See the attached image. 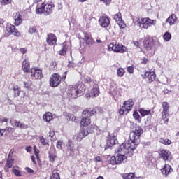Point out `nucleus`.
I'll return each instance as SVG.
<instances>
[{
	"label": "nucleus",
	"instance_id": "21",
	"mask_svg": "<svg viewBox=\"0 0 179 179\" xmlns=\"http://www.w3.org/2000/svg\"><path fill=\"white\" fill-rule=\"evenodd\" d=\"M22 68L24 72L27 73L30 71V62L27 59H24L22 64Z\"/></svg>",
	"mask_w": 179,
	"mask_h": 179
},
{
	"label": "nucleus",
	"instance_id": "14",
	"mask_svg": "<svg viewBox=\"0 0 179 179\" xmlns=\"http://www.w3.org/2000/svg\"><path fill=\"white\" fill-rule=\"evenodd\" d=\"M117 143V138H115V136H109L107 140L106 145H105L104 150H107L108 148L111 149L114 145Z\"/></svg>",
	"mask_w": 179,
	"mask_h": 179
},
{
	"label": "nucleus",
	"instance_id": "58",
	"mask_svg": "<svg viewBox=\"0 0 179 179\" xmlns=\"http://www.w3.org/2000/svg\"><path fill=\"white\" fill-rule=\"evenodd\" d=\"M13 153H15V150H13V149L10 150L9 155H8V159H10V158L12 159V155H13Z\"/></svg>",
	"mask_w": 179,
	"mask_h": 179
},
{
	"label": "nucleus",
	"instance_id": "44",
	"mask_svg": "<svg viewBox=\"0 0 179 179\" xmlns=\"http://www.w3.org/2000/svg\"><path fill=\"white\" fill-rule=\"evenodd\" d=\"M109 162L110 164H118V162L117 161V157H111Z\"/></svg>",
	"mask_w": 179,
	"mask_h": 179
},
{
	"label": "nucleus",
	"instance_id": "8",
	"mask_svg": "<svg viewBox=\"0 0 179 179\" xmlns=\"http://www.w3.org/2000/svg\"><path fill=\"white\" fill-rule=\"evenodd\" d=\"M92 129L87 128V129H81L79 133L77 134L76 140L78 142H80L83 138L87 136L89 134H92Z\"/></svg>",
	"mask_w": 179,
	"mask_h": 179
},
{
	"label": "nucleus",
	"instance_id": "3",
	"mask_svg": "<svg viewBox=\"0 0 179 179\" xmlns=\"http://www.w3.org/2000/svg\"><path fill=\"white\" fill-rule=\"evenodd\" d=\"M85 90V85L83 84H78L76 85H69L67 91L68 97H71L72 99H78V97L83 94Z\"/></svg>",
	"mask_w": 179,
	"mask_h": 179
},
{
	"label": "nucleus",
	"instance_id": "17",
	"mask_svg": "<svg viewBox=\"0 0 179 179\" xmlns=\"http://www.w3.org/2000/svg\"><path fill=\"white\" fill-rule=\"evenodd\" d=\"M114 19L115 22L119 24L121 29H125V24L122 22V18L121 17V13H118L117 14L114 15Z\"/></svg>",
	"mask_w": 179,
	"mask_h": 179
},
{
	"label": "nucleus",
	"instance_id": "36",
	"mask_svg": "<svg viewBox=\"0 0 179 179\" xmlns=\"http://www.w3.org/2000/svg\"><path fill=\"white\" fill-rule=\"evenodd\" d=\"M159 142L163 145H171V141L169 138H160Z\"/></svg>",
	"mask_w": 179,
	"mask_h": 179
},
{
	"label": "nucleus",
	"instance_id": "15",
	"mask_svg": "<svg viewBox=\"0 0 179 179\" xmlns=\"http://www.w3.org/2000/svg\"><path fill=\"white\" fill-rule=\"evenodd\" d=\"M144 78L150 83V82H153L156 79V73L155 71H145Z\"/></svg>",
	"mask_w": 179,
	"mask_h": 179
},
{
	"label": "nucleus",
	"instance_id": "63",
	"mask_svg": "<svg viewBox=\"0 0 179 179\" xmlns=\"http://www.w3.org/2000/svg\"><path fill=\"white\" fill-rule=\"evenodd\" d=\"M27 171L28 173H30L31 174H33V173H34V171H33V169H31L30 168H27Z\"/></svg>",
	"mask_w": 179,
	"mask_h": 179
},
{
	"label": "nucleus",
	"instance_id": "37",
	"mask_svg": "<svg viewBox=\"0 0 179 179\" xmlns=\"http://www.w3.org/2000/svg\"><path fill=\"white\" fill-rule=\"evenodd\" d=\"M124 74H125V70L124 69L119 68L117 69V76H119L120 78H122V76H124Z\"/></svg>",
	"mask_w": 179,
	"mask_h": 179
},
{
	"label": "nucleus",
	"instance_id": "51",
	"mask_svg": "<svg viewBox=\"0 0 179 179\" xmlns=\"http://www.w3.org/2000/svg\"><path fill=\"white\" fill-rule=\"evenodd\" d=\"M66 118L68 121H75V118L73 117V115H71L69 113L67 114Z\"/></svg>",
	"mask_w": 179,
	"mask_h": 179
},
{
	"label": "nucleus",
	"instance_id": "57",
	"mask_svg": "<svg viewBox=\"0 0 179 179\" xmlns=\"http://www.w3.org/2000/svg\"><path fill=\"white\" fill-rule=\"evenodd\" d=\"M105 5H110L111 3V0H101Z\"/></svg>",
	"mask_w": 179,
	"mask_h": 179
},
{
	"label": "nucleus",
	"instance_id": "64",
	"mask_svg": "<svg viewBox=\"0 0 179 179\" xmlns=\"http://www.w3.org/2000/svg\"><path fill=\"white\" fill-rule=\"evenodd\" d=\"M95 162H101V157H100V156L96 157Z\"/></svg>",
	"mask_w": 179,
	"mask_h": 179
},
{
	"label": "nucleus",
	"instance_id": "34",
	"mask_svg": "<svg viewBox=\"0 0 179 179\" xmlns=\"http://www.w3.org/2000/svg\"><path fill=\"white\" fill-rule=\"evenodd\" d=\"M45 3H43L41 4V7H39L36 9V13L41 14V13H45Z\"/></svg>",
	"mask_w": 179,
	"mask_h": 179
},
{
	"label": "nucleus",
	"instance_id": "24",
	"mask_svg": "<svg viewBox=\"0 0 179 179\" xmlns=\"http://www.w3.org/2000/svg\"><path fill=\"white\" fill-rule=\"evenodd\" d=\"M68 48H69V46H68L66 43L64 42L62 44V49L59 51V55H66Z\"/></svg>",
	"mask_w": 179,
	"mask_h": 179
},
{
	"label": "nucleus",
	"instance_id": "26",
	"mask_svg": "<svg viewBox=\"0 0 179 179\" xmlns=\"http://www.w3.org/2000/svg\"><path fill=\"white\" fill-rule=\"evenodd\" d=\"M52 113L50 112H46L43 115V120L45 122H51V120H52Z\"/></svg>",
	"mask_w": 179,
	"mask_h": 179
},
{
	"label": "nucleus",
	"instance_id": "27",
	"mask_svg": "<svg viewBox=\"0 0 179 179\" xmlns=\"http://www.w3.org/2000/svg\"><path fill=\"white\" fill-rule=\"evenodd\" d=\"M131 110V109H129V108H127V106H126L125 105H122V108H120L119 110V114H120V115H124V114H128V113H129Z\"/></svg>",
	"mask_w": 179,
	"mask_h": 179
},
{
	"label": "nucleus",
	"instance_id": "41",
	"mask_svg": "<svg viewBox=\"0 0 179 179\" xmlns=\"http://www.w3.org/2000/svg\"><path fill=\"white\" fill-rule=\"evenodd\" d=\"M164 40H165V41H170V40H171V34L166 32L164 34Z\"/></svg>",
	"mask_w": 179,
	"mask_h": 179
},
{
	"label": "nucleus",
	"instance_id": "55",
	"mask_svg": "<svg viewBox=\"0 0 179 179\" xmlns=\"http://www.w3.org/2000/svg\"><path fill=\"white\" fill-rule=\"evenodd\" d=\"M20 52L21 54H26V52H27V48H20Z\"/></svg>",
	"mask_w": 179,
	"mask_h": 179
},
{
	"label": "nucleus",
	"instance_id": "46",
	"mask_svg": "<svg viewBox=\"0 0 179 179\" xmlns=\"http://www.w3.org/2000/svg\"><path fill=\"white\" fill-rule=\"evenodd\" d=\"M92 131V132H96V134H100V128H99V127H97L96 125H94L92 127V129H91Z\"/></svg>",
	"mask_w": 179,
	"mask_h": 179
},
{
	"label": "nucleus",
	"instance_id": "7",
	"mask_svg": "<svg viewBox=\"0 0 179 179\" xmlns=\"http://www.w3.org/2000/svg\"><path fill=\"white\" fill-rule=\"evenodd\" d=\"M61 83V76L57 73H54L50 80V85L52 87H57Z\"/></svg>",
	"mask_w": 179,
	"mask_h": 179
},
{
	"label": "nucleus",
	"instance_id": "29",
	"mask_svg": "<svg viewBox=\"0 0 179 179\" xmlns=\"http://www.w3.org/2000/svg\"><path fill=\"white\" fill-rule=\"evenodd\" d=\"M123 106H125L129 109L134 108V100L132 99H129L128 101H125L123 103Z\"/></svg>",
	"mask_w": 179,
	"mask_h": 179
},
{
	"label": "nucleus",
	"instance_id": "54",
	"mask_svg": "<svg viewBox=\"0 0 179 179\" xmlns=\"http://www.w3.org/2000/svg\"><path fill=\"white\" fill-rule=\"evenodd\" d=\"M4 122L6 124H8V118L6 117L0 118V124H4Z\"/></svg>",
	"mask_w": 179,
	"mask_h": 179
},
{
	"label": "nucleus",
	"instance_id": "23",
	"mask_svg": "<svg viewBox=\"0 0 179 179\" xmlns=\"http://www.w3.org/2000/svg\"><path fill=\"white\" fill-rule=\"evenodd\" d=\"M15 26H20L23 20H22V15L19 13H16L14 16Z\"/></svg>",
	"mask_w": 179,
	"mask_h": 179
},
{
	"label": "nucleus",
	"instance_id": "4",
	"mask_svg": "<svg viewBox=\"0 0 179 179\" xmlns=\"http://www.w3.org/2000/svg\"><path fill=\"white\" fill-rule=\"evenodd\" d=\"M136 23L141 29H149L150 26L156 24V20H152L149 17L145 18H138Z\"/></svg>",
	"mask_w": 179,
	"mask_h": 179
},
{
	"label": "nucleus",
	"instance_id": "12",
	"mask_svg": "<svg viewBox=\"0 0 179 179\" xmlns=\"http://www.w3.org/2000/svg\"><path fill=\"white\" fill-rule=\"evenodd\" d=\"M99 23L101 27L106 29V27L110 26V18H108L107 15H103L99 17Z\"/></svg>",
	"mask_w": 179,
	"mask_h": 179
},
{
	"label": "nucleus",
	"instance_id": "48",
	"mask_svg": "<svg viewBox=\"0 0 179 179\" xmlns=\"http://www.w3.org/2000/svg\"><path fill=\"white\" fill-rule=\"evenodd\" d=\"M50 179H61L58 173H55L50 176Z\"/></svg>",
	"mask_w": 179,
	"mask_h": 179
},
{
	"label": "nucleus",
	"instance_id": "53",
	"mask_svg": "<svg viewBox=\"0 0 179 179\" xmlns=\"http://www.w3.org/2000/svg\"><path fill=\"white\" fill-rule=\"evenodd\" d=\"M84 82L90 85V83H92V78H90V77H85Z\"/></svg>",
	"mask_w": 179,
	"mask_h": 179
},
{
	"label": "nucleus",
	"instance_id": "31",
	"mask_svg": "<svg viewBox=\"0 0 179 179\" xmlns=\"http://www.w3.org/2000/svg\"><path fill=\"white\" fill-rule=\"evenodd\" d=\"M139 113L142 117H145V115H152V111L150 110H146L145 108L139 109Z\"/></svg>",
	"mask_w": 179,
	"mask_h": 179
},
{
	"label": "nucleus",
	"instance_id": "40",
	"mask_svg": "<svg viewBox=\"0 0 179 179\" xmlns=\"http://www.w3.org/2000/svg\"><path fill=\"white\" fill-rule=\"evenodd\" d=\"M168 115H169V112H166V113L162 112V118L163 121H164L165 124H167V122H169V119L167 118Z\"/></svg>",
	"mask_w": 179,
	"mask_h": 179
},
{
	"label": "nucleus",
	"instance_id": "35",
	"mask_svg": "<svg viewBox=\"0 0 179 179\" xmlns=\"http://www.w3.org/2000/svg\"><path fill=\"white\" fill-rule=\"evenodd\" d=\"M163 111L162 113H169V109L170 108V105L167 102H163L162 103Z\"/></svg>",
	"mask_w": 179,
	"mask_h": 179
},
{
	"label": "nucleus",
	"instance_id": "45",
	"mask_svg": "<svg viewBox=\"0 0 179 179\" xmlns=\"http://www.w3.org/2000/svg\"><path fill=\"white\" fill-rule=\"evenodd\" d=\"M15 125L17 128H24V124H22V122H20V121H17V120L15 121Z\"/></svg>",
	"mask_w": 179,
	"mask_h": 179
},
{
	"label": "nucleus",
	"instance_id": "39",
	"mask_svg": "<svg viewBox=\"0 0 179 179\" xmlns=\"http://www.w3.org/2000/svg\"><path fill=\"white\" fill-rule=\"evenodd\" d=\"M12 173H13V174H15V176L17 177H22V171H20L19 169H15V167L13 168Z\"/></svg>",
	"mask_w": 179,
	"mask_h": 179
},
{
	"label": "nucleus",
	"instance_id": "38",
	"mask_svg": "<svg viewBox=\"0 0 179 179\" xmlns=\"http://www.w3.org/2000/svg\"><path fill=\"white\" fill-rule=\"evenodd\" d=\"M133 117L136 120V121H138V122H141V121H142V118L141 117V115H139V113L136 111H135L133 113Z\"/></svg>",
	"mask_w": 179,
	"mask_h": 179
},
{
	"label": "nucleus",
	"instance_id": "49",
	"mask_svg": "<svg viewBox=\"0 0 179 179\" xmlns=\"http://www.w3.org/2000/svg\"><path fill=\"white\" fill-rule=\"evenodd\" d=\"M12 3V0H1V5H9Z\"/></svg>",
	"mask_w": 179,
	"mask_h": 179
},
{
	"label": "nucleus",
	"instance_id": "1",
	"mask_svg": "<svg viewBox=\"0 0 179 179\" xmlns=\"http://www.w3.org/2000/svg\"><path fill=\"white\" fill-rule=\"evenodd\" d=\"M134 150H135V145H131L129 143H123L120 145L116 157L117 164L125 163L127 162V155H128L129 152H134Z\"/></svg>",
	"mask_w": 179,
	"mask_h": 179
},
{
	"label": "nucleus",
	"instance_id": "50",
	"mask_svg": "<svg viewBox=\"0 0 179 179\" xmlns=\"http://www.w3.org/2000/svg\"><path fill=\"white\" fill-rule=\"evenodd\" d=\"M56 148L61 150V149H62V141H58L56 145Z\"/></svg>",
	"mask_w": 179,
	"mask_h": 179
},
{
	"label": "nucleus",
	"instance_id": "20",
	"mask_svg": "<svg viewBox=\"0 0 179 179\" xmlns=\"http://www.w3.org/2000/svg\"><path fill=\"white\" fill-rule=\"evenodd\" d=\"M67 146V152H69V155H72L73 153H75V145L71 141H69V142L66 144Z\"/></svg>",
	"mask_w": 179,
	"mask_h": 179
},
{
	"label": "nucleus",
	"instance_id": "62",
	"mask_svg": "<svg viewBox=\"0 0 179 179\" xmlns=\"http://www.w3.org/2000/svg\"><path fill=\"white\" fill-rule=\"evenodd\" d=\"M6 129H0V137L3 136V134H5Z\"/></svg>",
	"mask_w": 179,
	"mask_h": 179
},
{
	"label": "nucleus",
	"instance_id": "10",
	"mask_svg": "<svg viewBox=\"0 0 179 179\" xmlns=\"http://www.w3.org/2000/svg\"><path fill=\"white\" fill-rule=\"evenodd\" d=\"M6 31H8V33H10V34H13V36H15L16 37H20V32H19L15 25H12L11 24H7Z\"/></svg>",
	"mask_w": 179,
	"mask_h": 179
},
{
	"label": "nucleus",
	"instance_id": "52",
	"mask_svg": "<svg viewBox=\"0 0 179 179\" xmlns=\"http://www.w3.org/2000/svg\"><path fill=\"white\" fill-rule=\"evenodd\" d=\"M37 29L36 28V27L33 26L31 27L29 29V33H30L31 34H33L35 31H36Z\"/></svg>",
	"mask_w": 179,
	"mask_h": 179
},
{
	"label": "nucleus",
	"instance_id": "43",
	"mask_svg": "<svg viewBox=\"0 0 179 179\" xmlns=\"http://www.w3.org/2000/svg\"><path fill=\"white\" fill-rule=\"evenodd\" d=\"M39 139L41 143H42V145H43L44 146H47V145H48V142L47 141V140L44 139L43 136H40Z\"/></svg>",
	"mask_w": 179,
	"mask_h": 179
},
{
	"label": "nucleus",
	"instance_id": "33",
	"mask_svg": "<svg viewBox=\"0 0 179 179\" xmlns=\"http://www.w3.org/2000/svg\"><path fill=\"white\" fill-rule=\"evenodd\" d=\"M91 94L93 97H98L99 94H100V90L99 87H94L92 90Z\"/></svg>",
	"mask_w": 179,
	"mask_h": 179
},
{
	"label": "nucleus",
	"instance_id": "22",
	"mask_svg": "<svg viewBox=\"0 0 179 179\" xmlns=\"http://www.w3.org/2000/svg\"><path fill=\"white\" fill-rule=\"evenodd\" d=\"M14 162H15V159H13V158H8L7 159L6 164L5 166V170L7 173L9 172L10 169H12Z\"/></svg>",
	"mask_w": 179,
	"mask_h": 179
},
{
	"label": "nucleus",
	"instance_id": "60",
	"mask_svg": "<svg viewBox=\"0 0 179 179\" xmlns=\"http://www.w3.org/2000/svg\"><path fill=\"white\" fill-rule=\"evenodd\" d=\"M54 135H55V132H54V131H50L49 132V136H50V138H54Z\"/></svg>",
	"mask_w": 179,
	"mask_h": 179
},
{
	"label": "nucleus",
	"instance_id": "59",
	"mask_svg": "<svg viewBox=\"0 0 179 179\" xmlns=\"http://www.w3.org/2000/svg\"><path fill=\"white\" fill-rule=\"evenodd\" d=\"M32 150V148H31V146H27L26 147V151L28 152V153H30Z\"/></svg>",
	"mask_w": 179,
	"mask_h": 179
},
{
	"label": "nucleus",
	"instance_id": "32",
	"mask_svg": "<svg viewBox=\"0 0 179 179\" xmlns=\"http://www.w3.org/2000/svg\"><path fill=\"white\" fill-rule=\"evenodd\" d=\"M123 179H135V173H124L122 175Z\"/></svg>",
	"mask_w": 179,
	"mask_h": 179
},
{
	"label": "nucleus",
	"instance_id": "13",
	"mask_svg": "<svg viewBox=\"0 0 179 179\" xmlns=\"http://www.w3.org/2000/svg\"><path fill=\"white\" fill-rule=\"evenodd\" d=\"M31 76L34 79H41L43 78V71L41 69L33 68L31 69Z\"/></svg>",
	"mask_w": 179,
	"mask_h": 179
},
{
	"label": "nucleus",
	"instance_id": "5",
	"mask_svg": "<svg viewBox=\"0 0 179 179\" xmlns=\"http://www.w3.org/2000/svg\"><path fill=\"white\" fill-rule=\"evenodd\" d=\"M109 51H114V52H121L122 54L125 52L127 51V48L118 42H114L111 43L108 46Z\"/></svg>",
	"mask_w": 179,
	"mask_h": 179
},
{
	"label": "nucleus",
	"instance_id": "18",
	"mask_svg": "<svg viewBox=\"0 0 179 179\" xmlns=\"http://www.w3.org/2000/svg\"><path fill=\"white\" fill-rule=\"evenodd\" d=\"M160 155L162 159H163V160H164L165 162H167V160H169V159H170V157H171V152H170V151L167 150H161Z\"/></svg>",
	"mask_w": 179,
	"mask_h": 179
},
{
	"label": "nucleus",
	"instance_id": "61",
	"mask_svg": "<svg viewBox=\"0 0 179 179\" xmlns=\"http://www.w3.org/2000/svg\"><path fill=\"white\" fill-rule=\"evenodd\" d=\"M8 132H10L11 134H13V132H15V129L12 128V127H8L7 129Z\"/></svg>",
	"mask_w": 179,
	"mask_h": 179
},
{
	"label": "nucleus",
	"instance_id": "16",
	"mask_svg": "<svg viewBox=\"0 0 179 179\" xmlns=\"http://www.w3.org/2000/svg\"><path fill=\"white\" fill-rule=\"evenodd\" d=\"M46 41L49 45H55L57 44V36L54 34H48Z\"/></svg>",
	"mask_w": 179,
	"mask_h": 179
},
{
	"label": "nucleus",
	"instance_id": "30",
	"mask_svg": "<svg viewBox=\"0 0 179 179\" xmlns=\"http://www.w3.org/2000/svg\"><path fill=\"white\" fill-rule=\"evenodd\" d=\"M13 90L14 92L15 97H19V96H20L21 90L20 87H19V86L13 85Z\"/></svg>",
	"mask_w": 179,
	"mask_h": 179
},
{
	"label": "nucleus",
	"instance_id": "6",
	"mask_svg": "<svg viewBox=\"0 0 179 179\" xmlns=\"http://www.w3.org/2000/svg\"><path fill=\"white\" fill-rule=\"evenodd\" d=\"M92 116V113L90 110H84L83 112V118L81 120V125L83 127H87L90 125V117Z\"/></svg>",
	"mask_w": 179,
	"mask_h": 179
},
{
	"label": "nucleus",
	"instance_id": "28",
	"mask_svg": "<svg viewBox=\"0 0 179 179\" xmlns=\"http://www.w3.org/2000/svg\"><path fill=\"white\" fill-rule=\"evenodd\" d=\"M54 8V4H48L45 7V15H50L52 13V8Z\"/></svg>",
	"mask_w": 179,
	"mask_h": 179
},
{
	"label": "nucleus",
	"instance_id": "42",
	"mask_svg": "<svg viewBox=\"0 0 179 179\" xmlns=\"http://www.w3.org/2000/svg\"><path fill=\"white\" fill-rule=\"evenodd\" d=\"M55 157H56L55 154H54L51 152H49V160H50V162H55Z\"/></svg>",
	"mask_w": 179,
	"mask_h": 179
},
{
	"label": "nucleus",
	"instance_id": "47",
	"mask_svg": "<svg viewBox=\"0 0 179 179\" xmlns=\"http://www.w3.org/2000/svg\"><path fill=\"white\" fill-rule=\"evenodd\" d=\"M24 86L26 89H30L31 87V81L24 82Z\"/></svg>",
	"mask_w": 179,
	"mask_h": 179
},
{
	"label": "nucleus",
	"instance_id": "9",
	"mask_svg": "<svg viewBox=\"0 0 179 179\" xmlns=\"http://www.w3.org/2000/svg\"><path fill=\"white\" fill-rule=\"evenodd\" d=\"M144 48L147 50V51H155V41L153 38H148L144 42Z\"/></svg>",
	"mask_w": 179,
	"mask_h": 179
},
{
	"label": "nucleus",
	"instance_id": "25",
	"mask_svg": "<svg viewBox=\"0 0 179 179\" xmlns=\"http://www.w3.org/2000/svg\"><path fill=\"white\" fill-rule=\"evenodd\" d=\"M173 170L171 169V166L169 164H165L163 169H161L162 173L164 176H169L170 174V172Z\"/></svg>",
	"mask_w": 179,
	"mask_h": 179
},
{
	"label": "nucleus",
	"instance_id": "19",
	"mask_svg": "<svg viewBox=\"0 0 179 179\" xmlns=\"http://www.w3.org/2000/svg\"><path fill=\"white\" fill-rule=\"evenodd\" d=\"M166 22L169 23L170 26H173V24H176L177 22V16L176 14H172L170 15L166 20Z\"/></svg>",
	"mask_w": 179,
	"mask_h": 179
},
{
	"label": "nucleus",
	"instance_id": "56",
	"mask_svg": "<svg viewBox=\"0 0 179 179\" xmlns=\"http://www.w3.org/2000/svg\"><path fill=\"white\" fill-rule=\"evenodd\" d=\"M127 72H129V73H134V66L127 67Z\"/></svg>",
	"mask_w": 179,
	"mask_h": 179
},
{
	"label": "nucleus",
	"instance_id": "11",
	"mask_svg": "<svg viewBox=\"0 0 179 179\" xmlns=\"http://www.w3.org/2000/svg\"><path fill=\"white\" fill-rule=\"evenodd\" d=\"M83 40H84L86 45H88V47H92V45H94V44H96V41H94L92 35L88 33H84V38Z\"/></svg>",
	"mask_w": 179,
	"mask_h": 179
},
{
	"label": "nucleus",
	"instance_id": "2",
	"mask_svg": "<svg viewBox=\"0 0 179 179\" xmlns=\"http://www.w3.org/2000/svg\"><path fill=\"white\" fill-rule=\"evenodd\" d=\"M142 134H143L142 128L139 126L136 127L134 130L129 134V140L124 143H129L131 146H134V149H136V146H138L139 143V138Z\"/></svg>",
	"mask_w": 179,
	"mask_h": 179
}]
</instances>
